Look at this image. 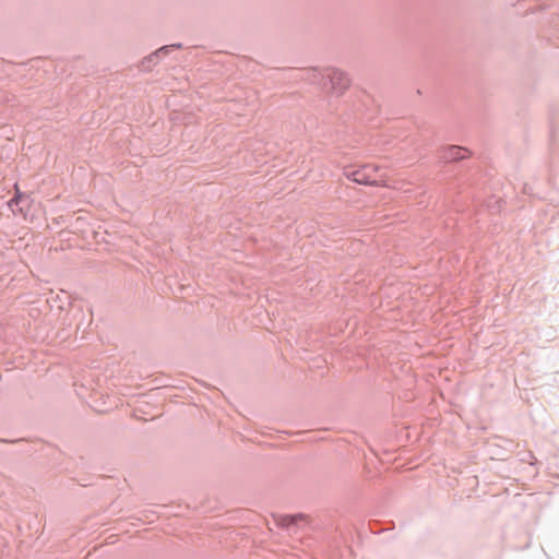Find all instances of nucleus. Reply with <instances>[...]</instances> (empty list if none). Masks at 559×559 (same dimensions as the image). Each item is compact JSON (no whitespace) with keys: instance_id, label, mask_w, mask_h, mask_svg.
Returning a JSON list of instances; mask_svg holds the SVG:
<instances>
[{"instance_id":"obj_1","label":"nucleus","mask_w":559,"mask_h":559,"mask_svg":"<svg viewBox=\"0 0 559 559\" xmlns=\"http://www.w3.org/2000/svg\"><path fill=\"white\" fill-rule=\"evenodd\" d=\"M304 76L311 82L321 78L320 85L322 90L335 97L343 96L352 86L350 75L346 71L334 67L307 68L304 69Z\"/></svg>"},{"instance_id":"obj_2","label":"nucleus","mask_w":559,"mask_h":559,"mask_svg":"<svg viewBox=\"0 0 559 559\" xmlns=\"http://www.w3.org/2000/svg\"><path fill=\"white\" fill-rule=\"evenodd\" d=\"M344 176L348 180L362 186L386 189L394 188L390 176L382 171L381 166L373 163L347 167L344 170Z\"/></svg>"},{"instance_id":"obj_3","label":"nucleus","mask_w":559,"mask_h":559,"mask_svg":"<svg viewBox=\"0 0 559 559\" xmlns=\"http://www.w3.org/2000/svg\"><path fill=\"white\" fill-rule=\"evenodd\" d=\"M471 156L472 152L467 147L457 145H449L442 151V158L449 163L464 160Z\"/></svg>"},{"instance_id":"obj_4","label":"nucleus","mask_w":559,"mask_h":559,"mask_svg":"<svg viewBox=\"0 0 559 559\" xmlns=\"http://www.w3.org/2000/svg\"><path fill=\"white\" fill-rule=\"evenodd\" d=\"M14 190H15V195L9 201L10 206H12L13 204H17L23 197L17 183L14 186Z\"/></svg>"}]
</instances>
